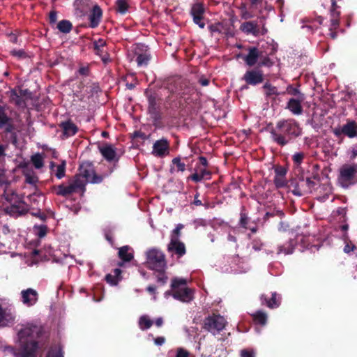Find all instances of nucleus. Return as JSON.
Returning a JSON list of instances; mask_svg holds the SVG:
<instances>
[{"label":"nucleus","mask_w":357,"mask_h":357,"mask_svg":"<svg viewBox=\"0 0 357 357\" xmlns=\"http://www.w3.org/2000/svg\"><path fill=\"white\" fill-rule=\"evenodd\" d=\"M254 320L261 324L265 325L267 321V314L261 311H258L253 314Z\"/></svg>","instance_id":"42"},{"label":"nucleus","mask_w":357,"mask_h":357,"mask_svg":"<svg viewBox=\"0 0 357 357\" xmlns=\"http://www.w3.org/2000/svg\"><path fill=\"white\" fill-rule=\"evenodd\" d=\"M262 52L256 47H250L247 55L242 56L245 63L250 67H252L258 63V60L261 57Z\"/></svg>","instance_id":"15"},{"label":"nucleus","mask_w":357,"mask_h":357,"mask_svg":"<svg viewBox=\"0 0 357 357\" xmlns=\"http://www.w3.org/2000/svg\"><path fill=\"white\" fill-rule=\"evenodd\" d=\"M241 356V357H255L254 352L249 350H242Z\"/></svg>","instance_id":"60"},{"label":"nucleus","mask_w":357,"mask_h":357,"mask_svg":"<svg viewBox=\"0 0 357 357\" xmlns=\"http://www.w3.org/2000/svg\"><path fill=\"white\" fill-rule=\"evenodd\" d=\"M304 100L291 98L287 105V108L294 114L299 115L303 112V107L301 102Z\"/></svg>","instance_id":"24"},{"label":"nucleus","mask_w":357,"mask_h":357,"mask_svg":"<svg viewBox=\"0 0 357 357\" xmlns=\"http://www.w3.org/2000/svg\"><path fill=\"white\" fill-rule=\"evenodd\" d=\"M47 357H63L61 349L59 347L51 348L48 351Z\"/></svg>","instance_id":"45"},{"label":"nucleus","mask_w":357,"mask_h":357,"mask_svg":"<svg viewBox=\"0 0 357 357\" xmlns=\"http://www.w3.org/2000/svg\"><path fill=\"white\" fill-rule=\"evenodd\" d=\"M151 59L149 54L146 53L137 54L135 61L138 66H146Z\"/></svg>","instance_id":"34"},{"label":"nucleus","mask_w":357,"mask_h":357,"mask_svg":"<svg viewBox=\"0 0 357 357\" xmlns=\"http://www.w3.org/2000/svg\"><path fill=\"white\" fill-rule=\"evenodd\" d=\"M333 132L337 138H340L342 135L354 138L357 137V123L355 121L348 120L342 127L334 128Z\"/></svg>","instance_id":"10"},{"label":"nucleus","mask_w":357,"mask_h":357,"mask_svg":"<svg viewBox=\"0 0 357 357\" xmlns=\"http://www.w3.org/2000/svg\"><path fill=\"white\" fill-rule=\"evenodd\" d=\"M319 175L318 172H312L310 175H307L305 184L309 192H311L316 185L314 180L319 181Z\"/></svg>","instance_id":"30"},{"label":"nucleus","mask_w":357,"mask_h":357,"mask_svg":"<svg viewBox=\"0 0 357 357\" xmlns=\"http://www.w3.org/2000/svg\"><path fill=\"white\" fill-rule=\"evenodd\" d=\"M153 322L148 315H142L139 318L138 325L142 331H146L149 329Z\"/></svg>","instance_id":"31"},{"label":"nucleus","mask_w":357,"mask_h":357,"mask_svg":"<svg viewBox=\"0 0 357 357\" xmlns=\"http://www.w3.org/2000/svg\"><path fill=\"white\" fill-rule=\"evenodd\" d=\"M168 250L174 252L178 257H181L185 253V247L183 243L181 242L176 236H172Z\"/></svg>","instance_id":"20"},{"label":"nucleus","mask_w":357,"mask_h":357,"mask_svg":"<svg viewBox=\"0 0 357 357\" xmlns=\"http://www.w3.org/2000/svg\"><path fill=\"white\" fill-rule=\"evenodd\" d=\"M76 192H82L84 193L86 191V185L87 182L79 174H76L70 182Z\"/></svg>","instance_id":"27"},{"label":"nucleus","mask_w":357,"mask_h":357,"mask_svg":"<svg viewBox=\"0 0 357 357\" xmlns=\"http://www.w3.org/2000/svg\"><path fill=\"white\" fill-rule=\"evenodd\" d=\"M11 122L12 119L6 114L5 107L0 105V128L6 126L5 131L6 132H12L13 126Z\"/></svg>","instance_id":"22"},{"label":"nucleus","mask_w":357,"mask_h":357,"mask_svg":"<svg viewBox=\"0 0 357 357\" xmlns=\"http://www.w3.org/2000/svg\"><path fill=\"white\" fill-rule=\"evenodd\" d=\"M199 165L203 166L204 167H206L208 165V160H207L206 158L204 156H199Z\"/></svg>","instance_id":"64"},{"label":"nucleus","mask_w":357,"mask_h":357,"mask_svg":"<svg viewBox=\"0 0 357 357\" xmlns=\"http://www.w3.org/2000/svg\"><path fill=\"white\" fill-rule=\"evenodd\" d=\"M54 189L56 190V194L57 195L66 197L77 192L70 183L68 185L60 184L57 186H54Z\"/></svg>","instance_id":"25"},{"label":"nucleus","mask_w":357,"mask_h":357,"mask_svg":"<svg viewBox=\"0 0 357 357\" xmlns=\"http://www.w3.org/2000/svg\"><path fill=\"white\" fill-rule=\"evenodd\" d=\"M147 100H148V112L150 114L153 122H158L161 119V114L160 105L158 103L159 100L158 95L155 93L150 92L149 90H146L144 92Z\"/></svg>","instance_id":"9"},{"label":"nucleus","mask_w":357,"mask_h":357,"mask_svg":"<svg viewBox=\"0 0 357 357\" xmlns=\"http://www.w3.org/2000/svg\"><path fill=\"white\" fill-rule=\"evenodd\" d=\"M130 248L128 245L123 246L119 249V257L125 262L132 260L133 255L130 252Z\"/></svg>","instance_id":"29"},{"label":"nucleus","mask_w":357,"mask_h":357,"mask_svg":"<svg viewBox=\"0 0 357 357\" xmlns=\"http://www.w3.org/2000/svg\"><path fill=\"white\" fill-rule=\"evenodd\" d=\"M225 347L219 340H213L202 347V357H225Z\"/></svg>","instance_id":"6"},{"label":"nucleus","mask_w":357,"mask_h":357,"mask_svg":"<svg viewBox=\"0 0 357 357\" xmlns=\"http://www.w3.org/2000/svg\"><path fill=\"white\" fill-rule=\"evenodd\" d=\"M197 170H198V172L201 174V176H203V178L206 179H210L211 176V172L206 169V167H199V166H197L195 168Z\"/></svg>","instance_id":"49"},{"label":"nucleus","mask_w":357,"mask_h":357,"mask_svg":"<svg viewBox=\"0 0 357 357\" xmlns=\"http://www.w3.org/2000/svg\"><path fill=\"white\" fill-rule=\"evenodd\" d=\"M186 284L185 279L174 278L172 280L171 288L174 298L188 303L193 299V291L188 288Z\"/></svg>","instance_id":"4"},{"label":"nucleus","mask_w":357,"mask_h":357,"mask_svg":"<svg viewBox=\"0 0 357 357\" xmlns=\"http://www.w3.org/2000/svg\"><path fill=\"white\" fill-rule=\"evenodd\" d=\"M263 88L266 90V96H278L280 94V93L278 91L277 87L271 85L270 83L266 82Z\"/></svg>","instance_id":"36"},{"label":"nucleus","mask_w":357,"mask_h":357,"mask_svg":"<svg viewBox=\"0 0 357 357\" xmlns=\"http://www.w3.org/2000/svg\"><path fill=\"white\" fill-rule=\"evenodd\" d=\"M66 160H62L61 164L56 166V171L55 173V176L58 179H61L66 175Z\"/></svg>","instance_id":"41"},{"label":"nucleus","mask_w":357,"mask_h":357,"mask_svg":"<svg viewBox=\"0 0 357 357\" xmlns=\"http://www.w3.org/2000/svg\"><path fill=\"white\" fill-rule=\"evenodd\" d=\"M146 264L149 268L158 272L164 271L166 261L164 254L158 249H151L146 252Z\"/></svg>","instance_id":"5"},{"label":"nucleus","mask_w":357,"mask_h":357,"mask_svg":"<svg viewBox=\"0 0 357 357\" xmlns=\"http://www.w3.org/2000/svg\"><path fill=\"white\" fill-rule=\"evenodd\" d=\"M21 301L27 307H31L36 304L39 298L38 292L32 288L24 289L20 292Z\"/></svg>","instance_id":"13"},{"label":"nucleus","mask_w":357,"mask_h":357,"mask_svg":"<svg viewBox=\"0 0 357 357\" xmlns=\"http://www.w3.org/2000/svg\"><path fill=\"white\" fill-rule=\"evenodd\" d=\"M116 11L121 14H125L129 8L128 3L126 0H116Z\"/></svg>","instance_id":"39"},{"label":"nucleus","mask_w":357,"mask_h":357,"mask_svg":"<svg viewBox=\"0 0 357 357\" xmlns=\"http://www.w3.org/2000/svg\"><path fill=\"white\" fill-rule=\"evenodd\" d=\"M240 29L246 34H252L255 36H258L264 32H261L258 22L257 21H249L241 24Z\"/></svg>","instance_id":"18"},{"label":"nucleus","mask_w":357,"mask_h":357,"mask_svg":"<svg viewBox=\"0 0 357 357\" xmlns=\"http://www.w3.org/2000/svg\"><path fill=\"white\" fill-rule=\"evenodd\" d=\"M271 139L280 146H284L300 137L302 128L294 119H280L275 127L269 128Z\"/></svg>","instance_id":"1"},{"label":"nucleus","mask_w":357,"mask_h":357,"mask_svg":"<svg viewBox=\"0 0 357 357\" xmlns=\"http://www.w3.org/2000/svg\"><path fill=\"white\" fill-rule=\"evenodd\" d=\"M176 357H189V353L183 349H179L177 351Z\"/></svg>","instance_id":"59"},{"label":"nucleus","mask_w":357,"mask_h":357,"mask_svg":"<svg viewBox=\"0 0 357 357\" xmlns=\"http://www.w3.org/2000/svg\"><path fill=\"white\" fill-rule=\"evenodd\" d=\"M57 20V13L55 10H52L49 15V22L50 24H54Z\"/></svg>","instance_id":"57"},{"label":"nucleus","mask_w":357,"mask_h":357,"mask_svg":"<svg viewBox=\"0 0 357 357\" xmlns=\"http://www.w3.org/2000/svg\"><path fill=\"white\" fill-rule=\"evenodd\" d=\"M337 183L343 188L357 183V163H346L339 169Z\"/></svg>","instance_id":"3"},{"label":"nucleus","mask_w":357,"mask_h":357,"mask_svg":"<svg viewBox=\"0 0 357 357\" xmlns=\"http://www.w3.org/2000/svg\"><path fill=\"white\" fill-rule=\"evenodd\" d=\"M98 149L100 153L107 161L117 162L119 160L116 150L111 144H105L102 146H99Z\"/></svg>","instance_id":"16"},{"label":"nucleus","mask_w":357,"mask_h":357,"mask_svg":"<svg viewBox=\"0 0 357 357\" xmlns=\"http://www.w3.org/2000/svg\"><path fill=\"white\" fill-rule=\"evenodd\" d=\"M357 157V144L351 149L350 159L354 160Z\"/></svg>","instance_id":"61"},{"label":"nucleus","mask_w":357,"mask_h":357,"mask_svg":"<svg viewBox=\"0 0 357 357\" xmlns=\"http://www.w3.org/2000/svg\"><path fill=\"white\" fill-rule=\"evenodd\" d=\"M261 299L264 301L266 305L270 308L277 307L280 305V302L277 299L276 293L272 294V297L270 300H267L266 298H264V296H261Z\"/></svg>","instance_id":"38"},{"label":"nucleus","mask_w":357,"mask_h":357,"mask_svg":"<svg viewBox=\"0 0 357 357\" xmlns=\"http://www.w3.org/2000/svg\"><path fill=\"white\" fill-rule=\"evenodd\" d=\"M305 156L303 152H296L291 157L292 161L296 169L303 168L301 164Z\"/></svg>","instance_id":"33"},{"label":"nucleus","mask_w":357,"mask_h":357,"mask_svg":"<svg viewBox=\"0 0 357 357\" xmlns=\"http://www.w3.org/2000/svg\"><path fill=\"white\" fill-rule=\"evenodd\" d=\"M260 61L258 62L257 66L259 68H261L262 66H271L273 65V62L270 59V58L267 56H262L259 58Z\"/></svg>","instance_id":"46"},{"label":"nucleus","mask_w":357,"mask_h":357,"mask_svg":"<svg viewBox=\"0 0 357 357\" xmlns=\"http://www.w3.org/2000/svg\"><path fill=\"white\" fill-rule=\"evenodd\" d=\"M105 280L109 284L112 285H116L119 281V278H116V276L112 274H107L105 276Z\"/></svg>","instance_id":"54"},{"label":"nucleus","mask_w":357,"mask_h":357,"mask_svg":"<svg viewBox=\"0 0 357 357\" xmlns=\"http://www.w3.org/2000/svg\"><path fill=\"white\" fill-rule=\"evenodd\" d=\"M73 6L77 15L84 16L89 8V0H75Z\"/></svg>","instance_id":"26"},{"label":"nucleus","mask_w":357,"mask_h":357,"mask_svg":"<svg viewBox=\"0 0 357 357\" xmlns=\"http://www.w3.org/2000/svg\"><path fill=\"white\" fill-rule=\"evenodd\" d=\"M59 126L62 129L64 138L74 136L79 130L77 125L70 119L61 122Z\"/></svg>","instance_id":"17"},{"label":"nucleus","mask_w":357,"mask_h":357,"mask_svg":"<svg viewBox=\"0 0 357 357\" xmlns=\"http://www.w3.org/2000/svg\"><path fill=\"white\" fill-rule=\"evenodd\" d=\"M219 25L220 24H212L208 26V29L211 31V33H215V32H220L219 29Z\"/></svg>","instance_id":"58"},{"label":"nucleus","mask_w":357,"mask_h":357,"mask_svg":"<svg viewBox=\"0 0 357 357\" xmlns=\"http://www.w3.org/2000/svg\"><path fill=\"white\" fill-rule=\"evenodd\" d=\"M195 170L196 172L194 174L190 175L187 179L192 180L195 183H199L202 181L204 178L203 176H201V174L198 172V170H197L196 169Z\"/></svg>","instance_id":"53"},{"label":"nucleus","mask_w":357,"mask_h":357,"mask_svg":"<svg viewBox=\"0 0 357 357\" xmlns=\"http://www.w3.org/2000/svg\"><path fill=\"white\" fill-rule=\"evenodd\" d=\"M10 54L18 59H22L27 57V54L24 50H13L10 51Z\"/></svg>","instance_id":"47"},{"label":"nucleus","mask_w":357,"mask_h":357,"mask_svg":"<svg viewBox=\"0 0 357 357\" xmlns=\"http://www.w3.org/2000/svg\"><path fill=\"white\" fill-rule=\"evenodd\" d=\"M273 181L277 188H282L287 185L285 177L275 176Z\"/></svg>","instance_id":"51"},{"label":"nucleus","mask_w":357,"mask_h":357,"mask_svg":"<svg viewBox=\"0 0 357 357\" xmlns=\"http://www.w3.org/2000/svg\"><path fill=\"white\" fill-rule=\"evenodd\" d=\"M242 79L248 85L256 86L264 82V73L259 68L250 69L247 70L243 75Z\"/></svg>","instance_id":"11"},{"label":"nucleus","mask_w":357,"mask_h":357,"mask_svg":"<svg viewBox=\"0 0 357 357\" xmlns=\"http://www.w3.org/2000/svg\"><path fill=\"white\" fill-rule=\"evenodd\" d=\"M79 174L87 182L98 184L102 182L107 175H98L93 169V165L89 162L82 163L79 166Z\"/></svg>","instance_id":"7"},{"label":"nucleus","mask_w":357,"mask_h":357,"mask_svg":"<svg viewBox=\"0 0 357 357\" xmlns=\"http://www.w3.org/2000/svg\"><path fill=\"white\" fill-rule=\"evenodd\" d=\"M10 93H11L10 97L12 98L13 100H15V104L17 105H20L22 102V99L20 95L19 94V93H17L15 89H13L10 91Z\"/></svg>","instance_id":"52"},{"label":"nucleus","mask_w":357,"mask_h":357,"mask_svg":"<svg viewBox=\"0 0 357 357\" xmlns=\"http://www.w3.org/2000/svg\"><path fill=\"white\" fill-rule=\"evenodd\" d=\"M298 173V178L300 181H305L307 175H305V169L303 168L297 169Z\"/></svg>","instance_id":"56"},{"label":"nucleus","mask_w":357,"mask_h":357,"mask_svg":"<svg viewBox=\"0 0 357 357\" xmlns=\"http://www.w3.org/2000/svg\"><path fill=\"white\" fill-rule=\"evenodd\" d=\"M31 161L36 169H40L44 165L43 157L38 153L31 156Z\"/></svg>","instance_id":"35"},{"label":"nucleus","mask_w":357,"mask_h":357,"mask_svg":"<svg viewBox=\"0 0 357 357\" xmlns=\"http://www.w3.org/2000/svg\"><path fill=\"white\" fill-rule=\"evenodd\" d=\"M169 149V142L166 138L155 141L153 146V152L159 157L164 156Z\"/></svg>","instance_id":"19"},{"label":"nucleus","mask_w":357,"mask_h":357,"mask_svg":"<svg viewBox=\"0 0 357 357\" xmlns=\"http://www.w3.org/2000/svg\"><path fill=\"white\" fill-rule=\"evenodd\" d=\"M125 81H126V88L130 90L133 89L136 86L137 82V77L135 75L132 74L126 75L125 77Z\"/></svg>","instance_id":"40"},{"label":"nucleus","mask_w":357,"mask_h":357,"mask_svg":"<svg viewBox=\"0 0 357 357\" xmlns=\"http://www.w3.org/2000/svg\"><path fill=\"white\" fill-rule=\"evenodd\" d=\"M47 227L45 225H36L33 227V231L39 238L44 237L47 234Z\"/></svg>","instance_id":"44"},{"label":"nucleus","mask_w":357,"mask_h":357,"mask_svg":"<svg viewBox=\"0 0 357 357\" xmlns=\"http://www.w3.org/2000/svg\"><path fill=\"white\" fill-rule=\"evenodd\" d=\"M205 10L202 3H197L192 5L190 14L192 16L193 22L201 29H204L205 23L202 22Z\"/></svg>","instance_id":"14"},{"label":"nucleus","mask_w":357,"mask_h":357,"mask_svg":"<svg viewBox=\"0 0 357 357\" xmlns=\"http://www.w3.org/2000/svg\"><path fill=\"white\" fill-rule=\"evenodd\" d=\"M43 332L40 326L28 324L18 333L20 351L18 357H36L40 347L36 339Z\"/></svg>","instance_id":"2"},{"label":"nucleus","mask_w":357,"mask_h":357,"mask_svg":"<svg viewBox=\"0 0 357 357\" xmlns=\"http://www.w3.org/2000/svg\"><path fill=\"white\" fill-rule=\"evenodd\" d=\"M93 48L95 54L101 58L102 61L105 64L111 61L109 54L106 49V41L104 39L95 40L93 42Z\"/></svg>","instance_id":"12"},{"label":"nucleus","mask_w":357,"mask_h":357,"mask_svg":"<svg viewBox=\"0 0 357 357\" xmlns=\"http://www.w3.org/2000/svg\"><path fill=\"white\" fill-rule=\"evenodd\" d=\"M336 29H332V24H331L330 28H329V33H328V35L333 40L336 39L337 36V33L335 31Z\"/></svg>","instance_id":"62"},{"label":"nucleus","mask_w":357,"mask_h":357,"mask_svg":"<svg viewBox=\"0 0 357 357\" xmlns=\"http://www.w3.org/2000/svg\"><path fill=\"white\" fill-rule=\"evenodd\" d=\"M172 163L176 166L177 171L184 172L185 170V164L181 161L180 158H174L172 160Z\"/></svg>","instance_id":"48"},{"label":"nucleus","mask_w":357,"mask_h":357,"mask_svg":"<svg viewBox=\"0 0 357 357\" xmlns=\"http://www.w3.org/2000/svg\"><path fill=\"white\" fill-rule=\"evenodd\" d=\"M284 215V214L282 211L273 210L272 211H268L265 214V215L264 217V220L267 221L269 220L270 218H273V217L277 216L280 219L279 223H282V219Z\"/></svg>","instance_id":"37"},{"label":"nucleus","mask_w":357,"mask_h":357,"mask_svg":"<svg viewBox=\"0 0 357 357\" xmlns=\"http://www.w3.org/2000/svg\"><path fill=\"white\" fill-rule=\"evenodd\" d=\"M339 6L335 0H332L331 8L330 10L331 14V24H332V29H337L340 25V12L337 10Z\"/></svg>","instance_id":"23"},{"label":"nucleus","mask_w":357,"mask_h":357,"mask_svg":"<svg viewBox=\"0 0 357 357\" xmlns=\"http://www.w3.org/2000/svg\"><path fill=\"white\" fill-rule=\"evenodd\" d=\"M165 342V338L164 337H157L154 339V343L156 345L160 346Z\"/></svg>","instance_id":"63"},{"label":"nucleus","mask_w":357,"mask_h":357,"mask_svg":"<svg viewBox=\"0 0 357 357\" xmlns=\"http://www.w3.org/2000/svg\"><path fill=\"white\" fill-rule=\"evenodd\" d=\"M91 70L89 65L86 66H81L78 70V73L83 76H89Z\"/></svg>","instance_id":"55"},{"label":"nucleus","mask_w":357,"mask_h":357,"mask_svg":"<svg viewBox=\"0 0 357 357\" xmlns=\"http://www.w3.org/2000/svg\"><path fill=\"white\" fill-rule=\"evenodd\" d=\"M274 172L275 174V176L285 177L287 169L283 166H277L275 167Z\"/></svg>","instance_id":"50"},{"label":"nucleus","mask_w":357,"mask_h":357,"mask_svg":"<svg viewBox=\"0 0 357 357\" xmlns=\"http://www.w3.org/2000/svg\"><path fill=\"white\" fill-rule=\"evenodd\" d=\"M226 325L227 321L219 314L208 316L204 321V328L213 334L222 331Z\"/></svg>","instance_id":"8"},{"label":"nucleus","mask_w":357,"mask_h":357,"mask_svg":"<svg viewBox=\"0 0 357 357\" xmlns=\"http://www.w3.org/2000/svg\"><path fill=\"white\" fill-rule=\"evenodd\" d=\"M6 213L13 217H18L26 212V210L20 206L11 205L6 208Z\"/></svg>","instance_id":"28"},{"label":"nucleus","mask_w":357,"mask_h":357,"mask_svg":"<svg viewBox=\"0 0 357 357\" xmlns=\"http://www.w3.org/2000/svg\"><path fill=\"white\" fill-rule=\"evenodd\" d=\"M287 91L289 94L298 96L296 99L305 100V96L301 93L298 89L293 87L292 85H289L287 88Z\"/></svg>","instance_id":"43"},{"label":"nucleus","mask_w":357,"mask_h":357,"mask_svg":"<svg viewBox=\"0 0 357 357\" xmlns=\"http://www.w3.org/2000/svg\"><path fill=\"white\" fill-rule=\"evenodd\" d=\"M57 28L61 32L68 33L71 31L73 25L70 21L63 20L58 23Z\"/></svg>","instance_id":"32"},{"label":"nucleus","mask_w":357,"mask_h":357,"mask_svg":"<svg viewBox=\"0 0 357 357\" xmlns=\"http://www.w3.org/2000/svg\"><path fill=\"white\" fill-rule=\"evenodd\" d=\"M102 17V10L101 8L98 4L94 5L89 17L90 21L89 26L91 28L97 27L100 22Z\"/></svg>","instance_id":"21"}]
</instances>
